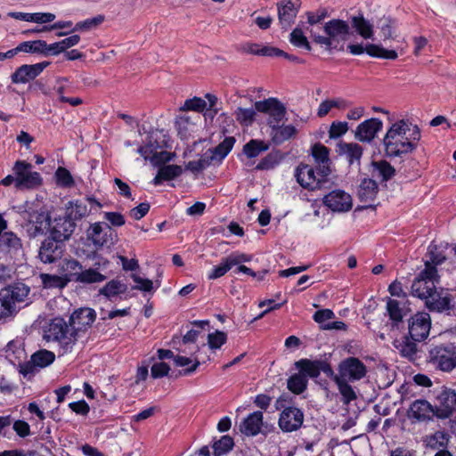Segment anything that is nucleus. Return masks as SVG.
<instances>
[{
  "mask_svg": "<svg viewBox=\"0 0 456 456\" xmlns=\"http://www.w3.org/2000/svg\"><path fill=\"white\" fill-rule=\"evenodd\" d=\"M379 191L378 183L376 181L364 178L358 188L357 196L359 200L363 204L362 208H369L374 207V201L376 200Z\"/></svg>",
  "mask_w": 456,
  "mask_h": 456,
  "instance_id": "obj_25",
  "label": "nucleus"
},
{
  "mask_svg": "<svg viewBox=\"0 0 456 456\" xmlns=\"http://www.w3.org/2000/svg\"><path fill=\"white\" fill-rule=\"evenodd\" d=\"M440 405L436 408V416L447 419L456 411V393L452 389H444L438 396Z\"/></svg>",
  "mask_w": 456,
  "mask_h": 456,
  "instance_id": "obj_26",
  "label": "nucleus"
},
{
  "mask_svg": "<svg viewBox=\"0 0 456 456\" xmlns=\"http://www.w3.org/2000/svg\"><path fill=\"white\" fill-rule=\"evenodd\" d=\"M103 20L102 16H97L92 19H87L86 20L77 22L74 28H72L71 31H88L94 28H96L100 25Z\"/></svg>",
  "mask_w": 456,
  "mask_h": 456,
  "instance_id": "obj_57",
  "label": "nucleus"
},
{
  "mask_svg": "<svg viewBox=\"0 0 456 456\" xmlns=\"http://www.w3.org/2000/svg\"><path fill=\"white\" fill-rule=\"evenodd\" d=\"M183 172V168L177 165H166L161 167L157 175L153 179L155 185L160 184L163 181H171L178 177Z\"/></svg>",
  "mask_w": 456,
  "mask_h": 456,
  "instance_id": "obj_35",
  "label": "nucleus"
},
{
  "mask_svg": "<svg viewBox=\"0 0 456 456\" xmlns=\"http://www.w3.org/2000/svg\"><path fill=\"white\" fill-rule=\"evenodd\" d=\"M127 286L118 280H111L103 288L100 289V294L108 298H111L119 294L125 293Z\"/></svg>",
  "mask_w": 456,
  "mask_h": 456,
  "instance_id": "obj_41",
  "label": "nucleus"
},
{
  "mask_svg": "<svg viewBox=\"0 0 456 456\" xmlns=\"http://www.w3.org/2000/svg\"><path fill=\"white\" fill-rule=\"evenodd\" d=\"M86 235L96 247L114 244L115 232L108 224L94 223L91 224Z\"/></svg>",
  "mask_w": 456,
  "mask_h": 456,
  "instance_id": "obj_17",
  "label": "nucleus"
},
{
  "mask_svg": "<svg viewBox=\"0 0 456 456\" xmlns=\"http://www.w3.org/2000/svg\"><path fill=\"white\" fill-rule=\"evenodd\" d=\"M436 267L431 265L429 261H427L425 264V269L419 273V276L412 282V295L426 300H428L430 297L436 296Z\"/></svg>",
  "mask_w": 456,
  "mask_h": 456,
  "instance_id": "obj_5",
  "label": "nucleus"
},
{
  "mask_svg": "<svg viewBox=\"0 0 456 456\" xmlns=\"http://www.w3.org/2000/svg\"><path fill=\"white\" fill-rule=\"evenodd\" d=\"M17 53H41L44 55V49H46V42L44 40L25 41L17 47Z\"/></svg>",
  "mask_w": 456,
  "mask_h": 456,
  "instance_id": "obj_46",
  "label": "nucleus"
},
{
  "mask_svg": "<svg viewBox=\"0 0 456 456\" xmlns=\"http://www.w3.org/2000/svg\"><path fill=\"white\" fill-rule=\"evenodd\" d=\"M296 369L305 375V379H316L322 371L327 377L334 376V370L325 360L300 359L294 363Z\"/></svg>",
  "mask_w": 456,
  "mask_h": 456,
  "instance_id": "obj_10",
  "label": "nucleus"
},
{
  "mask_svg": "<svg viewBox=\"0 0 456 456\" xmlns=\"http://www.w3.org/2000/svg\"><path fill=\"white\" fill-rule=\"evenodd\" d=\"M407 300L399 301L396 299L387 298V312L391 321L396 325L401 322L404 316L411 311L406 305Z\"/></svg>",
  "mask_w": 456,
  "mask_h": 456,
  "instance_id": "obj_31",
  "label": "nucleus"
},
{
  "mask_svg": "<svg viewBox=\"0 0 456 456\" xmlns=\"http://www.w3.org/2000/svg\"><path fill=\"white\" fill-rule=\"evenodd\" d=\"M297 182L305 189L314 191L323 187V179L318 178L315 169L307 164H300L296 168Z\"/></svg>",
  "mask_w": 456,
  "mask_h": 456,
  "instance_id": "obj_18",
  "label": "nucleus"
},
{
  "mask_svg": "<svg viewBox=\"0 0 456 456\" xmlns=\"http://www.w3.org/2000/svg\"><path fill=\"white\" fill-rule=\"evenodd\" d=\"M77 333L74 326L70 324V321L66 322L61 317L53 318L49 323L47 330L48 339L57 341L62 347L64 353L72 349L77 341Z\"/></svg>",
  "mask_w": 456,
  "mask_h": 456,
  "instance_id": "obj_4",
  "label": "nucleus"
},
{
  "mask_svg": "<svg viewBox=\"0 0 456 456\" xmlns=\"http://www.w3.org/2000/svg\"><path fill=\"white\" fill-rule=\"evenodd\" d=\"M16 175L17 189H31L42 183V177L38 172L32 171V165L24 160H17L12 167Z\"/></svg>",
  "mask_w": 456,
  "mask_h": 456,
  "instance_id": "obj_7",
  "label": "nucleus"
},
{
  "mask_svg": "<svg viewBox=\"0 0 456 456\" xmlns=\"http://www.w3.org/2000/svg\"><path fill=\"white\" fill-rule=\"evenodd\" d=\"M366 372V366L362 361L356 357H348L339 363L338 374L336 376L349 381H357L364 378Z\"/></svg>",
  "mask_w": 456,
  "mask_h": 456,
  "instance_id": "obj_13",
  "label": "nucleus"
},
{
  "mask_svg": "<svg viewBox=\"0 0 456 456\" xmlns=\"http://www.w3.org/2000/svg\"><path fill=\"white\" fill-rule=\"evenodd\" d=\"M432 415H436V409L427 400L414 401L409 410V417L419 421L430 419Z\"/></svg>",
  "mask_w": 456,
  "mask_h": 456,
  "instance_id": "obj_30",
  "label": "nucleus"
},
{
  "mask_svg": "<svg viewBox=\"0 0 456 456\" xmlns=\"http://www.w3.org/2000/svg\"><path fill=\"white\" fill-rule=\"evenodd\" d=\"M323 205L332 212L343 213L351 210L353 200L349 193L343 190L336 189L324 195Z\"/></svg>",
  "mask_w": 456,
  "mask_h": 456,
  "instance_id": "obj_12",
  "label": "nucleus"
},
{
  "mask_svg": "<svg viewBox=\"0 0 456 456\" xmlns=\"http://www.w3.org/2000/svg\"><path fill=\"white\" fill-rule=\"evenodd\" d=\"M417 342L418 341L413 340L410 336H403L401 339L395 340L394 346L401 356L414 362L419 358V350Z\"/></svg>",
  "mask_w": 456,
  "mask_h": 456,
  "instance_id": "obj_29",
  "label": "nucleus"
},
{
  "mask_svg": "<svg viewBox=\"0 0 456 456\" xmlns=\"http://www.w3.org/2000/svg\"><path fill=\"white\" fill-rule=\"evenodd\" d=\"M49 64V61H42L36 64L21 65L12 74V82L13 84H26L39 76Z\"/></svg>",
  "mask_w": 456,
  "mask_h": 456,
  "instance_id": "obj_21",
  "label": "nucleus"
},
{
  "mask_svg": "<svg viewBox=\"0 0 456 456\" xmlns=\"http://www.w3.org/2000/svg\"><path fill=\"white\" fill-rule=\"evenodd\" d=\"M374 170L382 181H388L395 175V169L386 160L376 161L372 163Z\"/></svg>",
  "mask_w": 456,
  "mask_h": 456,
  "instance_id": "obj_47",
  "label": "nucleus"
},
{
  "mask_svg": "<svg viewBox=\"0 0 456 456\" xmlns=\"http://www.w3.org/2000/svg\"><path fill=\"white\" fill-rule=\"evenodd\" d=\"M252 256L240 252H233L222 259L219 265L215 266L208 274L209 280H215L224 276L233 266L251 261Z\"/></svg>",
  "mask_w": 456,
  "mask_h": 456,
  "instance_id": "obj_19",
  "label": "nucleus"
},
{
  "mask_svg": "<svg viewBox=\"0 0 456 456\" xmlns=\"http://www.w3.org/2000/svg\"><path fill=\"white\" fill-rule=\"evenodd\" d=\"M55 178L57 183L61 187L70 188L75 184L70 172L62 167L57 168L55 172Z\"/></svg>",
  "mask_w": 456,
  "mask_h": 456,
  "instance_id": "obj_54",
  "label": "nucleus"
},
{
  "mask_svg": "<svg viewBox=\"0 0 456 456\" xmlns=\"http://www.w3.org/2000/svg\"><path fill=\"white\" fill-rule=\"evenodd\" d=\"M170 367L164 362H156L151 366V374L153 379H160L168 374Z\"/></svg>",
  "mask_w": 456,
  "mask_h": 456,
  "instance_id": "obj_60",
  "label": "nucleus"
},
{
  "mask_svg": "<svg viewBox=\"0 0 456 456\" xmlns=\"http://www.w3.org/2000/svg\"><path fill=\"white\" fill-rule=\"evenodd\" d=\"M194 125L191 118L188 115L179 116L175 120L176 129L182 137H186L192 131Z\"/></svg>",
  "mask_w": 456,
  "mask_h": 456,
  "instance_id": "obj_51",
  "label": "nucleus"
},
{
  "mask_svg": "<svg viewBox=\"0 0 456 456\" xmlns=\"http://www.w3.org/2000/svg\"><path fill=\"white\" fill-rule=\"evenodd\" d=\"M263 426L262 411H254L249 414L240 425V430L246 436H256Z\"/></svg>",
  "mask_w": 456,
  "mask_h": 456,
  "instance_id": "obj_32",
  "label": "nucleus"
},
{
  "mask_svg": "<svg viewBox=\"0 0 456 456\" xmlns=\"http://www.w3.org/2000/svg\"><path fill=\"white\" fill-rule=\"evenodd\" d=\"M0 253L11 257L22 253L21 240L12 232H4L0 235Z\"/></svg>",
  "mask_w": 456,
  "mask_h": 456,
  "instance_id": "obj_27",
  "label": "nucleus"
},
{
  "mask_svg": "<svg viewBox=\"0 0 456 456\" xmlns=\"http://www.w3.org/2000/svg\"><path fill=\"white\" fill-rule=\"evenodd\" d=\"M312 156L316 163L330 162V150L322 143H315L312 146Z\"/></svg>",
  "mask_w": 456,
  "mask_h": 456,
  "instance_id": "obj_53",
  "label": "nucleus"
},
{
  "mask_svg": "<svg viewBox=\"0 0 456 456\" xmlns=\"http://www.w3.org/2000/svg\"><path fill=\"white\" fill-rule=\"evenodd\" d=\"M76 226V223L65 214L64 216L55 217L53 223H51L50 235L64 242L71 237Z\"/></svg>",
  "mask_w": 456,
  "mask_h": 456,
  "instance_id": "obj_20",
  "label": "nucleus"
},
{
  "mask_svg": "<svg viewBox=\"0 0 456 456\" xmlns=\"http://www.w3.org/2000/svg\"><path fill=\"white\" fill-rule=\"evenodd\" d=\"M304 422L303 411L295 406L284 408L279 418V427L283 432H293L298 430Z\"/></svg>",
  "mask_w": 456,
  "mask_h": 456,
  "instance_id": "obj_15",
  "label": "nucleus"
},
{
  "mask_svg": "<svg viewBox=\"0 0 456 456\" xmlns=\"http://www.w3.org/2000/svg\"><path fill=\"white\" fill-rule=\"evenodd\" d=\"M330 379L334 380L336 385L338 386V391L342 395V402L345 404L350 403L352 401L356 399V394L353 387L348 384L349 380L342 379L341 377H337L334 373V376H331Z\"/></svg>",
  "mask_w": 456,
  "mask_h": 456,
  "instance_id": "obj_36",
  "label": "nucleus"
},
{
  "mask_svg": "<svg viewBox=\"0 0 456 456\" xmlns=\"http://www.w3.org/2000/svg\"><path fill=\"white\" fill-rule=\"evenodd\" d=\"M207 106V102L199 97L188 99L184 102L183 105L180 108L181 110H194L197 112H202Z\"/></svg>",
  "mask_w": 456,
  "mask_h": 456,
  "instance_id": "obj_56",
  "label": "nucleus"
},
{
  "mask_svg": "<svg viewBox=\"0 0 456 456\" xmlns=\"http://www.w3.org/2000/svg\"><path fill=\"white\" fill-rule=\"evenodd\" d=\"M23 218L27 221L26 229L29 238L43 235L50 230L51 217L43 208L34 209L29 208L24 211Z\"/></svg>",
  "mask_w": 456,
  "mask_h": 456,
  "instance_id": "obj_6",
  "label": "nucleus"
},
{
  "mask_svg": "<svg viewBox=\"0 0 456 456\" xmlns=\"http://www.w3.org/2000/svg\"><path fill=\"white\" fill-rule=\"evenodd\" d=\"M420 138L418 126L405 119L396 121L392 124L383 139L386 154L394 158L411 153L416 150Z\"/></svg>",
  "mask_w": 456,
  "mask_h": 456,
  "instance_id": "obj_1",
  "label": "nucleus"
},
{
  "mask_svg": "<svg viewBox=\"0 0 456 456\" xmlns=\"http://www.w3.org/2000/svg\"><path fill=\"white\" fill-rule=\"evenodd\" d=\"M75 281L81 283H96L101 282L106 279V277L94 269H88L81 271L80 273H75Z\"/></svg>",
  "mask_w": 456,
  "mask_h": 456,
  "instance_id": "obj_43",
  "label": "nucleus"
},
{
  "mask_svg": "<svg viewBox=\"0 0 456 456\" xmlns=\"http://www.w3.org/2000/svg\"><path fill=\"white\" fill-rule=\"evenodd\" d=\"M348 131V124L347 122L342 121H334L331 123L329 130V136L331 139H336L343 134H345Z\"/></svg>",
  "mask_w": 456,
  "mask_h": 456,
  "instance_id": "obj_58",
  "label": "nucleus"
},
{
  "mask_svg": "<svg viewBox=\"0 0 456 456\" xmlns=\"http://www.w3.org/2000/svg\"><path fill=\"white\" fill-rule=\"evenodd\" d=\"M212 163L213 155H210L208 151H206L198 160L189 161L185 166V168L194 174H199L208 167Z\"/></svg>",
  "mask_w": 456,
  "mask_h": 456,
  "instance_id": "obj_42",
  "label": "nucleus"
},
{
  "mask_svg": "<svg viewBox=\"0 0 456 456\" xmlns=\"http://www.w3.org/2000/svg\"><path fill=\"white\" fill-rule=\"evenodd\" d=\"M227 341V335L224 331L216 330L208 336V344L211 349H219Z\"/></svg>",
  "mask_w": 456,
  "mask_h": 456,
  "instance_id": "obj_55",
  "label": "nucleus"
},
{
  "mask_svg": "<svg viewBox=\"0 0 456 456\" xmlns=\"http://www.w3.org/2000/svg\"><path fill=\"white\" fill-rule=\"evenodd\" d=\"M55 360V354L46 349L34 353L28 362L20 365V373L24 377L34 375L39 369L45 368Z\"/></svg>",
  "mask_w": 456,
  "mask_h": 456,
  "instance_id": "obj_11",
  "label": "nucleus"
},
{
  "mask_svg": "<svg viewBox=\"0 0 456 456\" xmlns=\"http://www.w3.org/2000/svg\"><path fill=\"white\" fill-rule=\"evenodd\" d=\"M30 292L24 283H14L0 289V322H7L14 319L20 310V305L25 302Z\"/></svg>",
  "mask_w": 456,
  "mask_h": 456,
  "instance_id": "obj_2",
  "label": "nucleus"
},
{
  "mask_svg": "<svg viewBox=\"0 0 456 456\" xmlns=\"http://www.w3.org/2000/svg\"><path fill=\"white\" fill-rule=\"evenodd\" d=\"M268 150V145L260 140L252 139L243 146V153L248 158H256Z\"/></svg>",
  "mask_w": 456,
  "mask_h": 456,
  "instance_id": "obj_44",
  "label": "nucleus"
},
{
  "mask_svg": "<svg viewBox=\"0 0 456 456\" xmlns=\"http://www.w3.org/2000/svg\"><path fill=\"white\" fill-rule=\"evenodd\" d=\"M382 127L383 123L380 119L376 118L367 119L357 126L354 137L362 142H370Z\"/></svg>",
  "mask_w": 456,
  "mask_h": 456,
  "instance_id": "obj_24",
  "label": "nucleus"
},
{
  "mask_svg": "<svg viewBox=\"0 0 456 456\" xmlns=\"http://www.w3.org/2000/svg\"><path fill=\"white\" fill-rule=\"evenodd\" d=\"M436 295L430 297L427 301L426 305L431 311L442 312L450 309V298L447 297H442L440 293L436 290Z\"/></svg>",
  "mask_w": 456,
  "mask_h": 456,
  "instance_id": "obj_45",
  "label": "nucleus"
},
{
  "mask_svg": "<svg viewBox=\"0 0 456 456\" xmlns=\"http://www.w3.org/2000/svg\"><path fill=\"white\" fill-rule=\"evenodd\" d=\"M431 328V319L428 313H417L409 320V335L415 341L426 339Z\"/></svg>",
  "mask_w": 456,
  "mask_h": 456,
  "instance_id": "obj_16",
  "label": "nucleus"
},
{
  "mask_svg": "<svg viewBox=\"0 0 456 456\" xmlns=\"http://www.w3.org/2000/svg\"><path fill=\"white\" fill-rule=\"evenodd\" d=\"M395 21L389 16H383L378 22V28L380 30L383 40L386 41L393 37V28Z\"/></svg>",
  "mask_w": 456,
  "mask_h": 456,
  "instance_id": "obj_50",
  "label": "nucleus"
},
{
  "mask_svg": "<svg viewBox=\"0 0 456 456\" xmlns=\"http://www.w3.org/2000/svg\"><path fill=\"white\" fill-rule=\"evenodd\" d=\"M134 281L137 284L133 287L134 289H138L144 292H150L153 289V282L149 279H143L137 274H132Z\"/></svg>",
  "mask_w": 456,
  "mask_h": 456,
  "instance_id": "obj_61",
  "label": "nucleus"
},
{
  "mask_svg": "<svg viewBox=\"0 0 456 456\" xmlns=\"http://www.w3.org/2000/svg\"><path fill=\"white\" fill-rule=\"evenodd\" d=\"M63 252V241L50 235V237L45 239L42 242L39 248L38 257L45 264H52L61 259Z\"/></svg>",
  "mask_w": 456,
  "mask_h": 456,
  "instance_id": "obj_14",
  "label": "nucleus"
},
{
  "mask_svg": "<svg viewBox=\"0 0 456 456\" xmlns=\"http://www.w3.org/2000/svg\"><path fill=\"white\" fill-rule=\"evenodd\" d=\"M96 313L90 307L76 309L69 316L70 324L74 326L76 332H86L94 322Z\"/></svg>",
  "mask_w": 456,
  "mask_h": 456,
  "instance_id": "obj_22",
  "label": "nucleus"
},
{
  "mask_svg": "<svg viewBox=\"0 0 456 456\" xmlns=\"http://www.w3.org/2000/svg\"><path fill=\"white\" fill-rule=\"evenodd\" d=\"M455 346L439 345L429 352L430 362L443 371H451L455 368Z\"/></svg>",
  "mask_w": 456,
  "mask_h": 456,
  "instance_id": "obj_8",
  "label": "nucleus"
},
{
  "mask_svg": "<svg viewBox=\"0 0 456 456\" xmlns=\"http://www.w3.org/2000/svg\"><path fill=\"white\" fill-rule=\"evenodd\" d=\"M256 111V109L254 110L252 108L246 109L239 107L235 110V118L240 124L243 126H249L255 120Z\"/></svg>",
  "mask_w": 456,
  "mask_h": 456,
  "instance_id": "obj_52",
  "label": "nucleus"
},
{
  "mask_svg": "<svg viewBox=\"0 0 456 456\" xmlns=\"http://www.w3.org/2000/svg\"><path fill=\"white\" fill-rule=\"evenodd\" d=\"M281 122H277L274 126H269L272 129V140L275 144H281L285 141L289 140L297 134V128L292 125L281 126Z\"/></svg>",
  "mask_w": 456,
  "mask_h": 456,
  "instance_id": "obj_34",
  "label": "nucleus"
},
{
  "mask_svg": "<svg viewBox=\"0 0 456 456\" xmlns=\"http://www.w3.org/2000/svg\"><path fill=\"white\" fill-rule=\"evenodd\" d=\"M152 135L150 136V141L145 146H141L138 148V153L142 156L145 159H151L152 161V155L154 154L155 150L159 148V145L157 142H152L151 141Z\"/></svg>",
  "mask_w": 456,
  "mask_h": 456,
  "instance_id": "obj_59",
  "label": "nucleus"
},
{
  "mask_svg": "<svg viewBox=\"0 0 456 456\" xmlns=\"http://www.w3.org/2000/svg\"><path fill=\"white\" fill-rule=\"evenodd\" d=\"M150 208L148 202H142L130 210V215L134 219L140 220L148 214Z\"/></svg>",
  "mask_w": 456,
  "mask_h": 456,
  "instance_id": "obj_63",
  "label": "nucleus"
},
{
  "mask_svg": "<svg viewBox=\"0 0 456 456\" xmlns=\"http://www.w3.org/2000/svg\"><path fill=\"white\" fill-rule=\"evenodd\" d=\"M349 52L354 55H360L366 53L368 55L376 58H383L387 60H395L398 57L395 50H387L381 45L375 44H368L365 47L362 45H349L347 46Z\"/></svg>",
  "mask_w": 456,
  "mask_h": 456,
  "instance_id": "obj_23",
  "label": "nucleus"
},
{
  "mask_svg": "<svg viewBox=\"0 0 456 456\" xmlns=\"http://www.w3.org/2000/svg\"><path fill=\"white\" fill-rule=\"evenodd\" d=\"M104 218L113 226H122L125 224V217L118 212H105Z\"/></svg>",
  "mask_w": 456,
  "mask_h": 456,
  "instance_id": "obj_64",
  "label": "nucleus"
},
{
  "mask_svg": "<svg viewBox=\"0 0 456 456\" xmlns=\"http://www.w3.org/2000/svg\"><path fill=\"white\" fill-rule=\"evenodd\" d=\"M326 36H321L311 31L313 40L321 45H324L326 50L336 49L340 42L346 41L350 34V27L345 20L333 19L324 25Z\"/></svg>",
  "mask_w": 456,
  "mask_h": 456,
  "instance_id": "obj_3",
  "label": "nucleus"
},
{
  "mask_svg": "<svg viewBox=\"0 0 456 456\" xmlns=\"http://www.w3.org/2000/svg\"><path fill=\"white\" fill-rule=\"evenodd\" d=\"M351 23L357 33L365 39H370L373 37V26L367 20L362 14L354 16L351 19Z\"/></svg>",
  "mask_w": 456,
  "mask_h": 456,
  "instance_id": "obj_39",
  "label": "nucleus"
},
{
  "mask_svg": "<svg viewBox=\"0 0 456 456\" xmlns=\"http://www.w3.org/2000/svg\"><path fill=\"white\" fill-rule=\"evenodd\" d=\"M338 152L339 155H345L350 165L355 162L359 165L362 156V147L355 142H340L338 145Z\"/></svg>",
  "mask_w": 456,
  "mask_h": 456,
  "instance_id": "obj_33",
  "label": "nucleus"
},
{
  "mask_svg": "<svg viewBox=\"0 0 456 456\" xmlns=\"http://www.w3.org/2000/svg\"><path fill=\"white\" fill-rule=\"evenodd\" d=\"M90 213L87 206L80 200L69 201L66 205V215L74 222L81 220Z\"/></svg>",
  "mask_w": 456,
  "mask_h": 456,
  "instance_id": "obj_37",
  "label": "nucleus"
},
{
  "mask_svg": "<svg viewBox=\"0 0 456 456\" xmlns=\"http://www.w3.org/2000/svg\"><path fill=\"white\" fill-rule=\"evenodd\" d=\"M315 173L318 178L323 179V185L328 182L327 177L331 174L330 161L316 163Z\"/></svg>",
  "mask_w": 456,
  "mask_h": 456,
  "instance_id": "obj_62",
  "label": "nucleus"
},
{
  "mask_svg": "<svg viewBox=\"0 0 456 456\" xmlns=\"http://www.w3.org/2000/svg\"><path fill=\"white\" fill-rule=\"evenodd\" d=\"M235 143V138L232 136L226 137L222 142H220L214 149L207 151L210 155H213V161L223 160L228 153L232 151Z\"/></svg>",
  "mask_w": 456,
  "mask_h": 456,
  "instance_id": "obj_38",
  "label": "nucleus"
},
{
  "mask_svg": "<svg viewBox=\"0 0 456 456\" xmlns=\"http://www.w3.org/2000/svg\"><path fill=\"white\" fill-rule=\"evenodd\" d=\"M254 106L256 111L268 115L267 125L269 126H274L273 124L281 122L287 113L285 105L275 97L257 101Z\"/></svg>",
  "mask_w": 456,
  "mask_h": 456,
  "instance_id": "obj_9",
  "label": "nucleus"
},
{
  "mask_svg": "<svg viewBox=\"0 0 456 456\" xmlns=\"http://www.w3.org/2000/svg\"><path fill=\"white\" fill-rule=\"evenodd\" d=\"M289 42L296 47L304 48L310 52L312 47L308 42L306 37L299 28H296L292 30L289 37Z\"/></svg>",
  "mask_w": 456,
  "mask_h": 456,
  "instance_id": "obj_48",
  "label": "nucleus"
},
{
  "mask_svg": "<svg viewBox=\"0 0 456 456\" xmlns=\"http://www.w3.org/2000/svg\"><path fill=\"white\" fill-rule=\"evenodd\" d=\"M279 22L282 28L288 29L297 14V8L291 0H283L277 4Z\"/></svg>",
  "mask_w": 456,
  "mask_h": 456,
  "instance_id": "obj_28",
  "label": "nucleus"
},
{
  "mask_svg": "<svg viewBox=\"0 0 456 456\" xmlns=\"http://www.w3.org/2000/svg\"><path fill=\"white\" fill-rule=\"evenodd\" d=\"M308 379L303 373H295L287 381L288 389L295 395L302 394L307 388Z\"/></svg>",
  "mask_w": 456,
  "mask_h": 456,
  "instance_id": "obj_40",
  "label": "nucleus"
},
{
  "mask_svg": "<svg viewBox=\"0 0 456 456\" xmlns=\"http://www.w3.org/2000/svg\"><path fill=\"white\" fill-rule=\"evenodd\" d=\"M234 445L233 439L230 436H223L213 444L215 456H221L232 449Z\"/></svg>",
  "mask_w": 456,
  "mask_h": 456,
  "instance_id": "obj_49",
  "label": "nucleus"
}]
</instances>
